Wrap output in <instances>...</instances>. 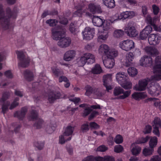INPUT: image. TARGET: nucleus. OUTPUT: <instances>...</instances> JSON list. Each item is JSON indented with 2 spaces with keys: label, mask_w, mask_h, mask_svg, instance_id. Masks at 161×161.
<instances>
[{
  "label": "nucleus",
  "mask_w": 161,
  "mask_h": 161,
  "mask_svg": "<svg viewBox=\"0 0 161 161\" xmlns=\"http://www.w3.org/2000/svg\"><path fill=\"white\" fill-rule=\"evenodd\" d=\"M13 13L9 8H7L6 13L4 12L2 4H0V29H8L9 25L10 19L13 15Z\"/></svg>",
  "instance_id": "nucleus-1"
},
{
  "label": "nucleus",
  "mask_w": 161,
  "mask_h": 161,
  "mask_svg": "<svg viewBox=\"0 0 161 161\" xmlns=\"http://www.w3.org/2000/svg\"><path fill=\"white\" fill-rule=\"evenodd\" d=\"M95 62V57L92 54L89 53L83 54L79 59H78L77 63L80 66H83L86 63L88 64H92Z\"/></svg>",
  "instance_id": "nucleus-2"
},
{
  "label": "nucleus",
  "mask_w": 161,
  "mask_h": 161,
  "mask_svg": "<svg viewBox=\"0 0 161 161\" xmlns=\"http://www.w3.org/2000/svg\"><path fill=\"white\" fill-rule=\"evenodd\" d=\"M155 65L153 71L155 74L152 79L156 80H161V56L156 57L155 60Z\"/></svg>",
  "instance_id": "nucleus-3"
},
{
  "label": "nucleus",
  "mask_w": 161,
  "mask_h": 161,
  "mask_svg": "<svg viewBox=\"0 0 161 161\" xmlns=\"http://www.w3.org/2000/svg\"><path fill=\"white\" fill-rule=\"evenodd\" d=\"M17 57L19 60V66L22 67H26L30 63V59L29 58L26 56L22 51L16 52Z\"/></svg>",
  "instance_id": "nucleus-4"
},
{
  "label": "nucleus",
  "mask_w": 161,
  "mask_h": 161,
  "mask_svg": "<svg viewBox=\"0 0 161 161\" xmlns=\"http://www.w3.org/2000/svg\"><path fill=\"white\" fill-rule=\"evenodd\" d=\"M51 31L53 38L56 41L59 40L63 38L65 35V30L60 28H53Z\"/></svg>",
  "instance_id": "nucleus-5"
},
{
  "label": "nucleus",
  "mask_w": 161,
  "mask_h": 161,
  "mask_svg": "<svg viewBox=\"0 0 161 161\" xmlns=\"http://www.w3.org/2000/svg\"><path fill=\"white\" fill-rule=\"evenodd\" d=\"M125 30L127 35L131 37H136L138 33L133 26V23L132 22H130L128 23Z\"/></svg>",
  "instance_id": "nucleus-6"
},
{
  "label": "nucleus",
  "mask_w": 161,
  "mask_h": 161,
  "mask_svg": "<svg viewBox=\"0 0 161 161\" xmlns=\"http://www.w3.org/2000/svg\"><path fill=\"white\" fill-rule=\"evenodd\" d=\"M119 46L123 50L129 51L134 47V43L131 40H127L120 42Z\"/></svg>",
  "instance_id": "nucleus-7"
},
{
  "label": "nucleus",
  "mask_w": 161,
  "mask_h": 161,
  "mask_svg": "<svg viewBox=\"0 0 161 161\" xmlns=\"http://www.w3.org/2000/svg\"><path fill=\"white\" fill-rule=\"evenodd\" d=\"M114 93L115 96H118L121 94L123 95L120 96L119 98L120 99H124L128 97L130 94V91L128 90L124 92V90L120 87H115Z\"/></svg>",
  "instance_id": "nucleus-8"
},
{
  "label": "nucleus",
  "mask_w": 161,
  "mask_h": 161,
  "mask_svg": "<svg viewBox=\"0 0 161 161\" xmlns=\"http://www.w3.org/2000/svg\"><path fill=\"white\" fill-rule=\"evenodd\" d=\"M148 93L151 95L157 96L161 92V88L158 83L152 84L148 88Z\"/></svg>",
  "instance_id": "nucleus-9"
},
{
  "label": "nucleus",
  "mask_w": 161,
  "mask_h": 161,
  "mask_svg": "<svg viewBox=\"0 0 161 161\" xmlns=\"http://www.w3.org/2000/svg\"><path fill=\"white\" fill-rule=\"evenodd\" d=\"M103 85L106 87L107 91H109V90H111L113 88L111 85L112 81V77L111 74H107L104 75L103 77Z\"/></svg>",
  "instance_id": "nucleus-10"
},
{
  "label": "nucleus",
  "mask_w": 161,
  "mask_h": 161,
  "mask_svg": "<svg viewBox=\"0 0 161 161\" xmlns=\"http://www.w3.org/2000/svg\"><path fill=\"white\" fill-rule=\"evenodd\" d=\"M94 31V28H86L82 32L84 39L89 40L92 39L95 33Z\"/></svg>",
  "instance_id": "nucleus-11"
},
{
  "label": "nucleus",
  "mask_w": 161,
  "mask_h": 161,
  "mask_svg": "<svg viewBox=\"0 0 161 161\" xmlns=\"http://www.w3.org/2000/svg\"><path fill=\"white\" fill-rule=\"evenodd\" d=\"M152 30V27L150 25L146 26L140 33L139 37L140 40H144L147 39L148 35Z\"/></svg>",
  "instance_id": "nucleus-12"
},
{
  "label": "nucleus",
  "mask_w": 161,
  "mask_h": 161,
  "mask_svg": "<svg viewBox=\"0 0 161 161\" xmlns=\"http://www.w3.org/2000/svg\"><path fill=\"white\" fill-rule=\"evenodd\" d=\"M153 133L155 135L159 136L160 133L158 129L161 127V122L160 119L158 118H155L153 121Z\"/></svg>",
  "instance_id": "nucleus-13"
},
{
  "label": "nucleus",
  "mask_w": 161,
  "mask_h": 161,
  "mask_svg": "<svg viewBox=\"0 0 161 161\" xmlns=\"http://www.w3.org/2000/svg\"><path fill=\"white\" fill-rule=\"evenodd\" d=\"M60 97L61 94L59 92L51 91L48 93L47 100L49 103H53Z\"/></svg>",
  "instance_id": "nucleus-14"
},
{
  "label": "nucleus",
  "mask_w": 161,
  "mask_h": 161,
  "mask_svg": "<svg viewBox=\"0 0 161 161\" xmlns=\"http://www.w3.org/2000/svg\"><path fill=\"white\" fill-rule=\"evenodd\" d=\"M27 108L26 107H22L20 110L16 111L14 114V116L20 120H23L27 112Z\"/></svg>",
  "instance_id": "nucleus-15"
},
{
  "label": "nucleus",
  "mask_w": 161,
  "mask_h": 161,
  "mask_svg": "<svg viewBox=\"0 0 161 161\" xmlns=\"http://www.w3.org/2000/svg\"><path fill=\"white\" fill-rule=\"evenodd\" d=\"M152 58L147 56H145L141 58L140 60V65L143 66L147 67L152 65Z\"/></svg>",
  "instance_id": "nucleus-16"
},
{
  "label": "nucleus",
  "mask_w": 161,
  "mask_h": 161,
  "mask_svg": "<svg viewBox=\"0 0 161 161\" xmlns=\"http://www.w3.org/2000/svg\"><path fill=\"white\" fill-rule=\"evenodd\" d=\"M160 38L156 34H151L148 37V41L150 45H155L159 43Z\"/></svg>",
  "instance_id": "nucleus-17"
},
{
  "label": "nucleus",
  "mask_w": 161,
  "mask_h": 161,
  "mask_svg": "<svg viewBox=\"0 0 161 161\" xmlns=\"http://www.w3.org/2000/svg\"><path fill=\"white\" fill-rule=\"evenodd\" d=\"M128 75L124 72H119L116 75V79L119 84L125 82L128 80Z\"/></svg>",
  "instance_id": "nucleus-18"
},
{
  "label": "nucleus",
  "mask_w": 161,
  "mask_h": 161,
  "mask_svg": "<svg viewBox=\"0 0 161 161\" xmlns=\"http://www.w3.org/2000/svg\"><path fill=\"white\" fill-rule=\"evenodd\" d=\"M148 83V81L145 79L139 80L138 85H136L135 87V90L138 91H144L146 89Z\"/></svg>",
  "instance_id": "nucleus-19"
},
{
  "label": "nucleus",
  "mask_w": 161,
  "mask_h": 161,
  "mask_svg": "<svg viewBox=\"0 0 161 161\" xmlns=\"http://www.w3.org/2000/svg\"><path fill=\"white\" fill-rule=\"evenodd\" d=\"M135 15V13L132 11H126L121 13L118 16V19H125L127 18H131Z\"/></svg>",
  "instance_id": "nucleus-20"
},
{
  "label": "nucleus",
  "mask_w": 161,
  "mask_h": 161,
  "mask_svg": "<svg viewBox=\"0 0 161 161\" xmlns=\"http://www.w3.org/2000/svg\"><path fill=\"white\" fill-rule=\"evenodd\" d=\"M88 9L93 13H99L102 12L101 7L97 4L91 3L88 6Z\"/></svg>",
  "instance_id": "nucleus-21"
},
{
  "label": "nucleus",
  "mask_w": 161,
  "mask_h": 161,
  "mask_svg": "<svg viewBox=\"0 0 161 161\" xmlns=\"http://www.w3.org/2000/svg\"><path fill=\"white\" fill-rule=\"evenodd\" d=\"M70 42V39L65 37L64 36L63 38H62L59 40L57 44L61 47L65 48L69 46Z\"/></svg>",
  "instance_id": "nucleus-22"
},
{
  "label": "nucleus",
  "mask_w": 161,
  "mask_h": 161,
  "mask_svg": "<svg viewBox=\"0 0 161 161\" xmlns=\"http://www.w3.org/2000/svg\"><path fill=\"white\" fill-rule=\"evenodd\" d=\"M144 50L147 54L152 57L158 54V50L154 47L147 46L145 47Z\"/></svg>",
  "instance_id": "nucleus-23"
},
{
  "label": "nucleus",
  "mask_w": 161,
  "mask_h": 161,
  "mask_svg": "<svg viewBox=\"0 0 161 161\" xmlns=\"http://www.w3.org/2000/svg\"><path fill=\"white\" fill-rule=\"evenodd\" d=\"M103 62L104 66L108 68H112L114 65V60L113 59L107 57L104 60L103 58Z\"/></svg>",
  "instance_id": "nucleus-24"
},
{
  "label": "nucleus",
  "mask_w": 161,
  "mask_h": 161,
  "mask_svg": "<svg viewBox=\"0 0 161 161\" xmlns=\"http://www.w3.org/2000/svg\"><path fill=\"white\" fill-rule=\"evenodd\" d=\"M125 59V65L126 67H129L132 64V61L134 58L133 53L129 52L126 54Z\"/></svg>",
  "instance_id": "nucleus-25"
},
{
  "label": "nucleus",
  "mask_w": 161,
  "mask_h": 161,
  "mask_svg": "<svg viewBox=\"0 0 161 161\" xmlns=\"http://www.w3.org/2000/svg\"><path fill=\"white\" fill-rule=\"evenodd\" d=\"M137 144L135 143H133L131 147V151L132 154L135 156L138 155L141 151V148L137 146Z\"/></svg>",
  "instance_id": "nucleus-26"
},
{
  "label": "nucleus",
  "mask_w": 161,
  "mask_h": 161,
  "mask_svg": "<svg viewBox=\"0 0 161 161\" xmlns=\"http://www.w3.org/2000/svg\"><path fill=\"white\" fill-rule=\"evenodd\" d=\"M57 125L54 121H51L49 124L47 125L46 130L49 134L52 133L55 130Z\"/></svg>",
  "instance_id": "nucleus-27"
},
{
  "label": "nucleus",
  "mask_w": 161,
  "mask_h": 161,
  "mask_svg": "<svg viewBox=\"0 0 161 161\" xmlns=\"http://www.w3.org/2000/svg\"><path fill=\"white\" fill-rule=\"evenodd\" d=\"M93 25L98 27L101 26L103 23V20L98 16H94L92 18Z\"/></svg>",
  "instance_id": "nucleus-28"
},
{
  "label": "nucleus",
  "mask_w": 161,
  "mask_h": 161,
  "mask_svg": "<svg viewBox=\"0 0 161 161\" xmlns=\"http://www.w3.org/2000/svg\"><path fill=\"white\" fill-rule=\"evenodd\" d=\"M147 96V94L145 92H135L132 95V97L136 100H139L140 99L144 98Z\"/></svg>",
  "instance_id": "nucleus-29"
},
{
  "label": "nucleus",
  "mask_w": 161,
  "mask_h": 161,
  "mask_svg": "<svg viewBox=\"0 0 161 161\" xmlns=\"http://www.w3.org/2000/svg\"><path fill=\"white\" fill-rule=\"evenodd\" d=\"M99 52L105 55H108L109 51V47L106 44H102L100 46L99 49Z\"/></svg>",
  "instance_id": "nucleus-30"
},
{
  "label": "nucleus",
  "mask_w": 161,
  "mask_h": 161,
  "mask_svg": "<svg viewBox=\"0 0 161 161\" xmlns=\"http://www.w3.org/2000/svg\"><path fill=\"white\" fill-rule=\"evenodd\" d=\"M24 75L25 78L28 81L32 80L33 78V73L28 70H26L24 72Z\"/></svg>",
  "instance_id": "nucleus-31"
},
{
  "label": "nucleus",
  "mask_w": 161,
  "mask_h": 161,
  "mask_svg": "<svg viewBox=\"0 0 161 161\" xmlns=\"http://www.w3.org/2000/svg\"><path fill=\"white\" fill-rule=\"evenodd\" d=\"M125 34L124 31L121 29L115 30L113 33V36L115 38L120 39L123 37Z\"/></svg>",
  "instance_id": "nucleus-32"
},
{
  "label": "nucleus",
  "mask_w": 161,
  "mask_h": 161,
  "mask_svg": "<svg viewBox=\"0 0 161 161\" xmlns=\"http://www.w3.org/2000/svg\"><path fill=\"white\" fill-rule=\"evenodd\" d=\"M103 4L108 8H114L115 6L114 0H103Z\"/></svg>",
  "instance_id": "nucleus-33"
},
{
  "label": "nucleus",
  "mask_w": 161,
  "mask_h": 161,
  "mask_svg": "<svg viewBox=\"0 0 161 161\" xmlns=\"http://www.w3.org/2000/svg\"><path fill=\"white\" fill-rule=\"evenodd\" d=\"M102 71V68L100 65L96 64L92 68L91 72L92 73L95 74H99Z\"/></svg>",
  "instance_id": "nucleus-34"
},
{
  "label": "nucleus",
  "mask_w": 161,
  "mask_h": 161,
  "mask_svg": "<svg viewBox=\"0 0 161 161\" xmlns=\"http://www.w3.org/2000/svg\"><path fill=\"white\" fill-rule=\"evenodd\" d=\"M158 142V139L156 136L151 137L149 142V145L150 148H153L156 146Z\"/></svg>",
  "instance_id": "nucleus-35"
},
{
  "label": "nucleus",
  "mask_w": 161,
  "mask_h": 161,
  "mask_svg": "<svg viewBox=\"0 0 161 161\" xmlns=\"http://www.w3.org/2000/svg\"><path fill=\"white\" fill-rule=\"evenodd\" d=\"M10 96V94L9 92H4L2 97L0 99V104H2L4 103H6L5 101L9 98Z\"/></svg>",
  "instance_id": "nucleus-36"
},
{
  "label": "nucleus",
  "mask_w": 161,
  "mask_h": 161,
  "mask_svg": "<svg viewBox=\"0 0 161 161\" xmlns=\"http://www.w3.org/2000/svg\"><path fill=\"white\" fill-rule=\"evenodd\" d=\"M118 55L117 51L114 50L112 49L108 52V55H106L107 57L113 59L114 58L116 57Z\"/></svg>",
  "instance_id": "nucleus-37"
},
{
  "label": "nucleus",
  "mask_w": 161,
  "mask_h": 161,
  "mask_svg": "<svg viewBox=\"0 0 161 161\" xmlns=\"http://www.w3.org/2000/svg\"><path fill=\"white\" fill-rule=\"evenodd\" d=\"M38 114L37 113L36 110L32 109L31 112V113L29 116V119L30 120H37Z\"/></svg>",
  "instance_id": "nucleus-38"
},
{
  "label": "nucleus",
  "mask_w": 161,
  "mask_h": 161,
  "mask_svg": "<svg viewBox=\"0 0 161 161\" xmlns=\"http://www.w3.org/2000/svg\"><path fill=\"white\" fill-rule=\"evenodd\" d=\"M153 149L151 148H145L143 151V153L145 156H150L153 154Z\"/></svg>",
  "instance_id": "nucleus-39"
},
{
  "label": "nucleus",
  "mask_w": 161,
  "mask_h": 161,
  "mask_svg": "<svg viewBox=\"0 0 161 161\" xmlns=\"http://www.w3.org/2000/svg\"><path fill=\"white\" fill-rule=\"evenodd\" d=\"M127 71L129 75L132 76H135L138 73L137 69L134 67H131L128 68Z\"/></svg>",
  "instance_id": "nucleus-40"
},
{
  "label": "nucleus",
  "mask_w": 161,
  "mask_h": 161,
  "mask_svg": "<svg viewBox=\"0 0 161 161\" xmlns=\"http://www.w3.org/2000/svg\"><path fill=\"white\" fill-rule=\"evenodd\" d=\"M156 19V17H154L152 19L150 15H147L146 18L145 20L147 23L153 26L155 23Z\"/></svg>",
  "instance_id": "nucleus-41"
},
{
  "label": "nucleus",
  "mask_w": 161,
  "mask_h": 161,
  "mask_svg": "<svg viewBox=\"0 0 161 161\" xmlns=\"http://www.w3.org/2000/svg\"><path fill=\"white\" fill-rule=\"evenodd\" d=\"M120 84L122 87L125 89H130L131 88L132 86L131 83L128 82L127 80Z\"/></svg>",
  "instance_id": "nucleus-42"
},
{
  "label": "nucleus",
  "mask_w": 161,
  "mask_h": 161,
  "mask_svg": "<svg viewBox=\"0 0 161 161\" xmlns=\"http://www.w3.org/2000/svg\"><path fill=\"white\" fill-rule=\"evenodd\" d=\"M10 102L8 101H7L6 103H4L1 105H2V112L3 113L4 115L6 112L8 110V107L10 105Z\"/></svg>",
  "instance_id": "nucleus-43"
},
{
  "label": "nucleus",
  "mask_w": 161,
  "mask_h": 161,
  "mask_svg": "<svg viewBox=\"0 0 161 161\" xmlns=\"http://www.w3.org/2000/svg\"><path fill=\"white\" fill-rule=\"evenodd\" d=\"M66 136L64 135H61L59 137V143L61 144H63L65 143L67 141H69L70 139V137H69L68 138H65Z\"/></svg>",
  "instance_id": "nucleus-44"
},
{
  "label": "nucleus",
  "mask_w": 161,
  "mask_h": 161,
  "mask_svg": "<svg viewBox=\"0 0 161 161\" xmlns=\"http://www.w3.org/2000/svg\"><path fill=\"white\" fill-rule=\"evenodd\" d=\"M45 143L43 141H37L35 144V147L39 150H42L44 147Z\"/></svg>",
  "instance_id": "nucleus-45"
},
{
  "label": "nucleus",
  "mask_w": 161,
  "mask_h": 161,
  "mask_svg": "<svg viewBox=\"0 0 161 161\" xmlns=\"http://www.w3.org/2000/svg\"><path fill=\"white\" fill-rule=\"evenodd\" d=\"M43 123V121L42 119H37L34 124V126L37 129H40L42 127Z\"/></svg>",
  "instance_id": "nucleus-46"
},
{
  "label": "nucleus",
  "mask_w": 161,
  "mask_h": 161,
  "mask_svg": "<svg viewBox=\"0 0 161 161\" xmlns=\"http://www.w3.org/2000/svg\"><path fill=\"white\" fill-rule=\"evenodd\" d=\"M52 71L53 74L56 76H58L63 74L62 70L57 68H52Z\"/></svg>",
  "instance_id": "nucleus-47"
},
{
  "label": "nucleus",
  "mask_w": 161,
  "mask_h": 161,
  "mask_svg": "<svg viewBox=\"0 0 161 161\" xmlns=\"http://www.w3.org/2000/svg\"><path fill=\"white\" fill-rule=\"evenodd\" d=\"M46 23L50 26H55L58 23V21L55 19H49L46 21Z\"/></svg>",
  "instance_id": "nucleus-48"
},
{
  "label": "nucleus",
  "mask_w": 161,
  "mask_h": 161,
  "mask_svg": "<svg viewBox=\"0 0 161 161\" xmlns=\"http://www.w3.org/2000/svg\"><path fill=\"white\" fill-rule=\"evenodd\" d=\"M89 124L87 122L82 124L81 127V130L83 132H86L89 130Z\"/></svg>",
  "instance_id": "nucleus-49"
},
{
  "label": "nucleus",
  "mask_w": 161,
  "mask_h": 161,
  "mask_svg": "<svg viewBox=\"0 0 161 161\" xmlns=\"http://www.w3.org/2000/svg\"><path fill=\"white\" fill-rule=\"evenodd\" d=\"M86 90L85 95L86 96H89L93 92L92 87L89 85H87L85 87Z\"/></svg>",
  "instance_id": "nucleus-50"
},
{
  "label": "nucleus",
  "mask_w": 161,
  "mask_h": 161,
  "mask_svg": "<svg viewBox=\"0 0 161 161\" xmlns=\"http://www.w3.org/2000/svg\"><path fill=\"white\" fill-rule=\"evenodd\" d=\"M114 140L116 143L119 144L123 142V138L121 135H118L115 138Z\"/></svg>",
  "instance_id": "nucleus-51"
},
{
  "label": "nucleus",
  "mask_w": 161,
  "mask_h": 161,
  "mask_svg": "<svg viewBox=\"0 0 161 161\" xmlns=\"http://www.w3.org/2000/svg\"><path fill=\"white\" fill-rule=\"evenodd\" d=\"M63 135L66 136H69L70 135V125H68L64 129Z\"/></svg>",
  "instance_id": "nucleus-52"
},
{
  "label": "nucleus",
  "mask_w": 161,
  "mask_h": 161,
  "mask_svg": "<svg viewBox=\"0 0 161 161\" xmlns=\"http://www.w3.org/2000/svg\"><path fill=\"white\" fill-rule=\"evenodd\" d=\"M150 138V137L147 136L145 138H142L140 140H138L136 142L137 144L144 143L147 142Z\"/></svg>",
  "instance_id": "nucleus-53"
},
{
  "label": "nucleus",
  "mask_w": 161,
  "mask_h": 161,
  "mask_svg": "<svg viewBox=\"0 0 161 161\" xmlns=\"http://www.w3.org/2000/svg\"><path fill=\"white\" fill-rule=\"evenodd\" d=\"M94 43L93 42L88 44L85 46V49L87 51H90L94 47Z\"/></svg>",
  "instance_id": "nucleus-54"
},
{
  "label": "nucleus",
  "mask_w": 161,
  "mask_h": 161,
  "mask_svg": "<svg viewBox=\"0 0 161 161\" xmlns=\"http://www.w3.org/2000/svg\"><path fill=\"white\" fill-rule=\"evenodd\" d=\"M123 150V147L120 145H117L114 147V150L116 153H119L121 152Z\"/></svg>",
  "instance_id": "nucleus-55"
},
{
  "label": "nucleus",
  "mask_w": 161,
  "mask_h": 161,
  "mask_svg": "<svg viewBox=\"0 0 161 161\" xmlns=\"http://www.w3.org/2000/svg\"><path fill=\"white\" fill-rule=\"evenodd\" d=\"M64 59L66 61H69L70 60V51H68L65 53Z\"/></svg>",
  "instance_id": "nucleus-56"
},
{
  "label": "nucleus",
  "mask_w": 161,
  "mask_h": 161,
  "mask_svg": "<svg viewBox=\"0 0 161 161\" xmlns=\"http://www.w3.org/2000/svg\"><path fill=\"white\" fill-rule=\"evenodd\" d=\"M91 112L92 113L88 118V119L89 120H91L99 114L98 112L96 110L92 111Z\"/></svg>",
  "instance_id": "nucleus-57"
},
{
  "label": "nucleus",
  "mask_w": 161,
  "mask_h": 161,
  "mask_svg": "<svg viewBox=\"0 0 161 161\" xmlns=\"http://www.w3.org/2000/svg\"><path fill=\"white\" fill-rule=\"evenodd\" d=\"M78 26L74 24L71 23V33H75L78 31Z\"/></svg>",
  "instance_id": "nucleus-58"
},
{
  "label": "nucleus",
  "mask_w": 161,
  "mask_h": 161,
  "mask_svg": "<svg viewBox=\"0 0 161 161\" xmlns=\"http://www.w3.org/2000/svg\"><path fill=\"white\" fill-rule=\"evenodd\" d=\"M90 108L85 109L83 111V116L86 117L92 111V109Z\"/></svg>",
  "instance_id": "nucleus-59"
},
{
  "label": "nucleus",
  "mask_w": 161,
  "mask_h": 161,
  "mask_svg": "<svg viewBox=\"0 0 161 161\" xmlns=\"http://www.w3.org/2000/svg\"><path fill=\"white\" fill-rule=\"evenodd\" d=\"M90 126L92 129H97L99 128V126L95 122H91L89 124Z\"/></svg>",
  "instance_id": "nucleus-60"
},
{
  "label": "nucleus",
  "mask_w": 161,
  "mask_h": 161,
  "mask_svg": "<svg viewBox=\"0 0 161 161\" xmlns=\"http://www.w3.org/2000/svg\"><path fill=\"white\" fill-rule=\"evenodd\" d=\"M76 8L77 9V10L75 12L74 15H76L79 16H80L83 12L81 8L77 7H76Z\"/></svg>",
  "instance_id": "nucleus-61"
},
{
  "label": "nucleus",
  "mask_w": 161,
  "mask_h": 161,
  "mask_svg": "<svg viewBox=\"0 0 161 161\" xmlns=\"http://www.w3.org/2000/svg\"><path fill=\"white\" fill-rule=\"evenodd\" d=\"M152 127L149 125H147L146 126L144 131L145 134H147L150 133L152 130Z\"/></svg>",
  "instance_id": "nucleus-62"
},
{
  "label": "nucleus",
  "mask_w": 161,
  "mask_h": 161,
  "mask_svg": "<svg viewBox=\"0 0 161 161\" xmlns=\"http://www.w3.org/2000/svg\"><path fill=\"white\" fill-rule=\"evenodd\" d=\"M150 161H161V158L158 155L153 156Z\"/></svg>",
  "instance_id": "nucleus-63"
},
{
  "label": "nucleus",
  "mask_w": 161,
  "mask_h": 161,
  "mask_svg": "<svg viewBox=\"0 0 161 161\" xmlns=\"http://www.w3.org/2000/svg\"><path fill=\"white\" fill-rule=\"evenodd\" d=\"M83 161H96V160L95 157L90 156L86 158Z\"/></svg>",
  "instance_id": "nucleus-64"
}]
</instances>
